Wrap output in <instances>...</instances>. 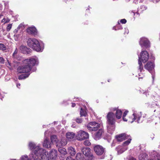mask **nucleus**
<instances>
[{
	"instance_id": "nucleus-1",
	"label": "nucleus",
	"mask_w": 160,
	"mask_h": 160,
	"mask_svg": "<svg viewBox=\"0 0 160 160\" xmlns=\"http://www.w3.org/2000/svg\"><path fill=\"white\" fill-rule=\"evenodd\" d=\"M40 144L36 145L34 142H30L28 146L31 150L33 149V153L35 155V160H50L48 152L41 147Z\"/></svg>"
},
{
	"instance_id": "nucleus-2",
	"label": "nucleus",
	"mask_w": 160,
	"mask_h": 160,
	"mask_svg": "<svg viewBox=\"0 0 160 160\" xmlns=\"http://www.w3.org/2000/svg\"><path fill=\"white\" fill-rule=\"evenodd\" d=\"M23 62L24 65L18 68V72L19 73H28L31 70L32 72L35 71L36 70L35 68L32 69V67L38 65V59L36 57L26 59Z\"/></svg>"
},
{
	"instance_id": "nucleus-3",
	"label": "nucleus",
	"mask_w": 160,
	"mask_h": 160,
	"mask_svg": "<svg viewBox=\"0 0 160 160\" xmlns=\"http://www.w3.org/2000/svg\"><path fill=\"white\" fill-rule=\"evenodd\" d=\"M106 117L107 131L109 133L112 134L115 128L116 120L114 114L112 112H109L108 113Z\"/></svg>"
},
{
	"instance_id": "nucleus-4",
	"label": "nucleus",
	"mask_w": 160,
	"mask_h": 160,
	"mask_svg": "<svg viewBox=\"0 0 160 160\" xmlns=\"http://www.w3.org/2000/svg\"><path fill=\"white\" fill-rule=\"evenodd\" d=\"M27 43L29 47L37 52H42L43 50V43L35 38H29L27 41Z\"/></svg>"
},
{
	"instance_id": "nucleus-5",
	"label": "nucleus",
	"mask_w": 160,
	"mask_h": 160,
	"mask_svg": "<svg viewBox=\"0 0 160 160\" xmlns=\"http://www.w3.org/2000/svg\"><path fill=\"white\" fill-rule=\"evenodd\" d=\"M128 112V110H126L123 114L122 116V119L124 121H128L129 122L132 123L135 120H137L136 122H137L138 123H140L142 122L143 120L141 119L142 118V114L141 112L137 113L135 112H134L132 114L133 118L132 119V120L131 121L130 120L131 118H129V119H127L125 118V117L127 114Z\"/></svg>"
},
{
	"instance_id": "nucleus-6",
	"label": "nucleus",
	"mask_w": 160,
	"mask_h": 160,
	"mask_svg": "<svg viewBox=\"0 0 160 160\" xmlns=\"http://www.w3.org/2000/svg\"><path fill=\"white\" fill-rule=\"evenodd\" d=\"M154 67V63L151 62H148L144 65L145 68L147 70L152 74L153 80L155 78Z\"/></svg>"
},
{
	"instance_id": "nucleus-7",
	"label": "nucleus",
	"mask_w": 160,
	"mask_h": 160,
	"mask_svg": "<svg viewBox=\"0 0 160 160\" xmlns=\"http://www.w3.org/2000/svg\"><path fill=\"white\" fill-rule=\"evenodd\" d=\"M89 137L88 133L82 130L78 131L76 136L77 139L79 141H82L88 139L89 138Z\"/></svg>"
},
{
	"instance_id": "nucleus-8",
	"label": "nucleus",
	"mask_w": 160,
	"mask_h": 160,
	"mask_svg": "<svg viewBox=\"0 0 160 160\" xmlns=\"http://www.w3.org/2000/svg\"><path fill=\"white\" fill-rule=\"evenodd\" d=\"M100 124L95 122H89L87 126V128L91 131H96L100 128Z\"/></svg>"
},
{
	"instance_id": "nucleus-9",
	"label": "nucleus",
	"mask_w": 160,
	"mask_h": 160,
	"mask_svg": "<svg viewBox=\"0 0 160 160\" xmlns=\"http://www.w3.org/2000/svg\"><path fill=\"white\" fill-rule=\"evenodd\" d=\"M149 58V54L148 52L146 51H142L141 53L140 56H138V60L142 61L143 62L145 63L148 60Z\"/></svg>"
},
{
	"instance_id": "nucleus-10",
	"label": "nucleus",
	"mask_w": 160,
	"mask_h": 160,
	"mask_svg": "<svg viewBox=\"0 0 160 160\" xmlns=\"http://www.w3.org/2000/svg\"><path fill=\"white\" fill-rule=\"evenodd\" d=\"M81 150L85 156L88 158L89 159L92 160L93 158V156L90 154V149L88 148H83Z\"/></svg>"
},
{
	"instance_id": "nucleus-11",
	"label": "nucleus",
	"mask_w": 160,
	"mask_h": 160,
	"mask_svg": "<svg viewBox=\"0 0 160 160\" xmlns=\"http://www.w3.org/2000/svg\"><path fill=\"white\" fill-rule=\"evenodd\" d=\"M94 151L98 155H101L104 152V149L100 145H96L94 147Z\"/></svg>"
},
{
	"instance_id": "nucleus-12",
	"label": "nucleus",
	"mask_w": 160,
	"mask_h": 160,
	"mask_svg": "<svg viewBox=\"0 0 160 160\" xmlns=\"http://www.w3.org/2000/svg\"><path fill=\"white\" fill-rule=\"evenodd\" d=\"M129 137V135H127L126 133H123L116 136V138L118 141L121 142L128 138Z\"/></svg>"
},
{
	"instance_id": "nucleus-13",
	"label": "nucleus",
	"mask_w": 160,
	"mask_h": 160,
	"mask_svg": "<svg viewBox=\"0 0 160 160\" xmlns=\"http://www.w3.org/2000/svg\"><path fill=\"white\" fill-rule=\"evenodd\" d=\"M139 44L142 47L144 46L148 48L150 46L149 41L147 38L144 37H142L140 39Z\"/></svg>"
},
{
	"instance_id": "nucleus-14",
	"label": "nucleus",
	"mask_w": 160,
	"mask_h": 160,
	"mask_svg": "<svg viewBox=\"0 0 160 160\" xmlns=\"http://www.w3.org/2000/svg\"><path fill=\"white\" fill-rule=\"evenodd\" d=\"M138 70L140 72V73H139V76L140 77L139 78V79L140 78H142L144 76V75L142 73V72L144 71L143 65L142 64L141 61L140 60H138Z\"/></svg>"
},
{
	"instance_id": "nucleus-15",
	"label": "nucleus",
	"mask_w": 160,
	"mask_h": 160,
	"mask_svg": "<svg viewBox=\"0 0 160 160\" xmlns=\"http://www.w3.org/2000/svg\"><path fill=\"white\" fill-rule=\"evenodd\" d=\"M103 132V129L102 128L99 129L97 132H95L93 135V138L96 140H99L101 138Z\"/></svg>"
},
{
	"instance_id": "nucleus-16",
	"label": "nucleus",
	"mask_w": 160,
	"mask_h": 160,
	"mask_svg": "<svg viewBox=\"0 0 160 160\" xmlns=\"http://www.w3.org/2000/svg\"><path fill=\"white\" fill-rule=\"evenodd\" d=\"M49 156L51 160H56L58 156V152L57 150L52 149L49 152Z\"/></svg>"
},
{
	"instance_id": "nucleus-17",
	"label": "nucleus",
	"mask_w": 160,
	"mask_h": 160,
	"mask_svg": "<svg viewBox=\"0 0 160 160\" xmlns=\"http://www.w3.org/2000/svg\"><path fill=\"white\" fill-rule=\"evenodd\" d=\"M27 31L29 34L33 35H36L37 33V30L35 27H32L28 28Z\"/></svg>"
},
{
	"instance_id": "nucleus-18",
	"label": "nucleus",
	"mask_w": 160,
	"mask_h": 160,
	"mask_svg": "<svg viewBox=\"0 0 160 160\" xmlns=\"http://www.w3.org/2000/svg\"><path fill=\"white\" fill-rule=\"evenodd\" d=\"M66 137L69 140H71L75 137V134L71 132H68L66 133Z\"/></svg>"
},
{
	"instance_id": "nucleus-19",
	"label": "nucleus",
	"mask_w": 160,
	"mask_h": 160,
	"mask_svg": "<svg viewBox=\"0 0 160 160\" xmlns=\"http://www.w3.org/2000/svg\"><path fill=\"white\" fill-rule=\"evenodd\" d=\"M43 146L44 147L49 148H51V142L47 138L45 139L43 143Z\"/></svg>"
},
{
	"instance_id": "nucleus-20",
	"label": "nucleus",
	"mask_w": 160,
	"mask_h": 160,
	"mask_svg": "<svg viewBox=\"0 0 160 160\" xmlns=\"http://www.w3.org/2000/svg\"><path fill=\"white\" fill-rule=\"evenodd\" d=\"M127 149V147H123L122 146H118L116 148L118 154H120L123 152Z\"/></svg>"
},
{
	"instance_id": "nucleus-21",
	"label": "nucleus",
	"mask_w": 160,
	"mask_h": 160,
	"mask_svg": "<svg viewBox=\"0 0 160 160\" xmlns=\"http://www.w3.org/2000/svg\"><path fill=\"white\" fill-rule=\"evenodd\" d=\"M67 143V142L65 139H61L60 142L58 141V143L57 144V146L61 147L65 145Z\"/></svg>"
},
{
	"instance_id": "nucleus-22",
	"label": "nucleus",
	"mask_w": 160,
	"mask_h": 160,
	"mask_svg": "<svg viewBox=\"0 0 160 160\" xmlns=\"http://www.w3.org/2000/svg\"><path fill=\"white\" fill-rule=\"evenodd\" d=\"M68 152L72 156L74 155L76 153L75 149L72 147H70L68 148Z\"/></svg>"
},
{
	"instance_id": "nucleus-23",
	"label": "nucleus",
	"mask_w": 160,
	"mask_h": 160,
	"mask_svg": "<svg viewBox=\"0 0 160 160\" xmlns=\"http://www.w3.org/2000/svg\"><path fill=\"white\" fill-rule=\"evenodd\" d=\"M148 155L146 153H144L141 154L139 156V160H147Z\"/></svg>"
},
{
	"instance_id": "nucleus-24",
	"label": "nucleus",
	"mask_w": 160,
	"mask_h": 160,
	"mask_svg": "<svg viewBox=\"0 0 160 160\" xmlns=\"http://www.w3.org/2000/svg\"><path fill=\"white\" fill-rule=\"evenodd\" d=\"M58 150L62 156H65L67 154L66 150L65 148H59Z\"/></svg>"
},
{
	"instance_id": "nucleus-25",
	"label": "nucleus",
	"mask_w": 160,
	"mask_h": 160,
	"mask_svg": "<svg viewBox=\"0 0 160 160\" xmlns=\"http://www.w3.org/2000/svg\"><path fill=\"white\" fill-rule=\"evenodd\" d=\"M51 140L52 143H55L56 145L58 143V140L56 135H53L51 137Z\"/></svg>"
},
{
	"instance_id": "nucleus-26",
	"label": "nucleus",
	"mask_w": 160,
	"mask_h": 160,
	"mask_svg": "<svg viewBox=\"0 0 160 160\" xmlns=\"http://www.w3.org/2000/svg\"><path fill=\"white\" fill-rule=\"evenodd\" d=\"M122 112L120 110L118 109L116 110V116L118 119H120L122 117Z\"/></svg>"
},
{
	"instance_id": "nucleus-27",
	"label": "nucleus",
	"mask_w": 160,
	"mask_h": 160,
	"mask_svg": "<svg viewBox=\"0 0 160 160\" xmlns=\"http://www.w3.org/2000/svg\"><path fill=\"white\" fill-rule=\"evenodd\" d=\"M152 156L154 157L155 159L157 160H160V154H159L157 152H154Z\"/></svg>"
},
{
	"instance_id": "nucleus-28",
	"label": "nucleus",
	"mask_w": 160,
	"mask_h": 160,
	"mask_svg": "<svg viewBox=\"0 0 160 160\" xmlns=\"http://www.w3.org/2000/svg\"><path fill=\"white\" fill-rule=\"evenodd\" d=\"M29 73H28L25 74H22L20 75L18 78L19 80L24 79L28 77L29 75Z\"/></svg>"
},
{
	"instance_id": "nucleus-29",
	"label": "nucleus",
	"mask_w": 160,
	"mask_h": 160,
	"mask_svg": "<svg viewBox=\"0 0 160 160\" xmlns=\"http://www.w3.org/2000/svg\"><path fill=\"white\" fill-rule=\"evenodd\" d=\"M76 160H83V155L81 153H78L76 156Z\"/></svg>"
},
{
	"instance_id": "nucleus-30",
	"label": "nucleus",
	"mask_w": 160,
	"mask_h": 160,
	"mask_svg": "<svg viewBox=\"0 0 160 160\" xmlns=\"http://www.w3.org/2000/svg\"><path fill=\"white\" fill-rule=\"evenodd\" d=\"M80 114L81 117H86L87 115L86 111L85 110L82 109V108H81V110L80 111Z\"/></svg>"
},
{
	"instance_id": "nucleus-31",
	"label": "nucleus",
	"mask_w": 160,
	"mask_h": 160,
	"mask_svg": "<svg viewBox=\"0 0 160 160\" xmlns=\"http://www.w3.org/2000/svg\"><path fill=\"white\" fill-rule=\"evenodd\" d=\"M127 139H128V140L127 141L124 142L123 143V146H126L128 145L130 142L131 139L130 136L129 138H128Z\"/></svg>"
},
{
	"instance_id": "nucleus-32",
	"label": "nucleus",
	"mask_w": 160,
	"mask_h": 160,
	"mask_svg": "<svg viewBox=\"0 0 160 160\" xmlns=\"http://www.w3.org/2000/svg\"><path fill=\"white\" fill-rule=\"evenodd\" d=\"M20 50L22 51L23 53H24V51L26 50L27 49V48L23 45L21 46L20 47Z\"/></svg>"
},
{
	"instance_id": "nucleus-33",
	"label": "nucleus",
	"mask_w": 160,
	"mask_h": 160,
	"mask_svg": "<svg viewBox=\"0 0 160 160\" xmlns=\"http://www.w3.org/2000/svg\"><path fill=\"white\" fill-rule=\"evenodd\" d=\"M0 49L3 51L6 49V46L2 43H0Z\"/></svg>"
},
{
	"instance_id": "nucleus-34",
	"label": "nucleus",
	"mask_w": 160,
	"mask_h": 160,
	"mask_svg": "<svg viewBox=\"0 0 160 160\" xmlns=\"http://www.w3.org/2000/svg\"><path fill=\"white\" fill-rule=\"evenodd\" d=\"M83 144L86 146H89L90 145L91 143L89 140H86L84 141Z\"/></svg>"
},
{
	"instance_id": "nucleus-35",
	"label": "nucleus",
	"mask_w": 160,
	"mask_h": 160,
	"mask_svg": "<svg viewBox=\"0 0 160 160\" xmlns=\"http://www.w3.org/2000/svg\"><path fill=\"white\" fill-rule=\"evenodd\" d=\"M19 34H15L14 35V39L16 41L18 40L19 39Z\"/></svg>"
},
{
	"instance_id": "nucleus-36",
	"label": "nucleus",
	"mask_w": 160,
	"mask_h": 160,
	"mask_svg": "<svg viewBox=\"0 0 160 160\" xmlns=\"http://www.w3.org/2000/svg\"><path fill=\"white\" fill-rule=\"evenodd\" d=\"M5 60L2 57H0V63L3 64L4 63Z\"/></svg>"
},
{
	"instance_id": "nucleus-37",
	"label": "nucleus",
	"mask_w": 160,
	"mask_h": 160,
	"mask_svg": "<svg viewBox=\"0 0 160 160\" xmlns=\"http://www.w3.org/2000/svg\"><path fill=\"white\" fill-rule=\"evenodd\" d=\"M140 9H142V10L143 11L145 10H146L147 9V8L145 7V6L142 5L141 6L140 8H138V11H139V10H140Z\"/></svg>"
},
{
	"instance_id": "nucleus-38",
	"label": "nucleus",
	"mask_w": 160,
	"mask_h": 160,
	"mask_svg": "<svg viewBox=\"0 0 160 160\" xmlns=\"http://www.w3.org/2000/svg\"><path fill=\"white\" fill-rule=\"evenodd\" d=\"M75 121L77 122L78 123H81L82 121V119L79 118H77L75 119Z\"/></svg>"
},
{
	"instance_id": "nucleus-39",
	"label": "nucleus",
	"mask_w": 160,
	"mask_h": 160,
	"mask_svg": "<svg viewBox=\"0 0 160 160\" xmlns=\"http://www.w3.org/2000/svg\"><path fill=\"white\" fill-rule=\"evenodd\" d=\"M12 28V24H8L7 28V31H9Z\"/></svg>"
},
{
	"instance_id": "nucleus-40",
	"label": "nucleus",
	"mask_w": 160,
	"mask_h": 160,
	"mask_svg": "<svg viewBox=\"0 0 160 160\" xmlns=\"http://www.w3.org/2000/svg\"><path fill=\"white\" fill-rule=\"evenodd\" d=\"M127 22L126 20L125 19H123L121 20L120 22L123 24Z\"/></svg>"
},
{
	"instance_id": "nucleus-41",
	"label": "nucleus",
	"mask_w": 160,
	"mask_h": 160,
	"mask_svg": "<svg viewBox=\"0 0 160 160\" xmlns=\"http://www.w3.org/2000/svg\"><path fill=\"white\" fill-rule=\"evenodd\" d=\"M122 29V28L121 27H119L118 28V27H113V29H114L115 30H117L118 29Z\"/></svg>"
},
{
	"instance_id": "nucleus-42",
	"label": "nucleus",
	"mask_w": 160,
	"mask_h": 160,
	"mask_svg": "<svg viewBox=\"0 0 160 160\" xmlns=\"http://www.w3.org/2000/svg\"><path fill=\"white\" fill-rule=\"evenodd\" d=\"M6 65L8 68L10 69H11V63L8 61V63L6 64Z\"/></svg>"
},
{
	"instance_id": "nucleus-43",
	"label": "nucleus",
	"mask_w": 160,
	"mask_h": 160,
	"mask_svg": "<svg viewBox=\"0 0 160 160\" xmlns=\"http://www.w3.org/2000/svg\"><path fill=\"white\" fill-rule=\"evenodd\" d=\"M4 95L3 92L2 93L0 92V98L2 100V98H3Z\"/></svg>"
},
{
	"instance_id": "nucleus-44",
	"label": "nucleus",
	"mask_w": 160,
	"mask_h": 160,
	"mask_svg": "<svg viewBox=\"0 0 160 160\" xmlns=\"http://www.w3.org/2000/svg\"><path fill=\"white\" fill-rule=\"evenodd\" d=\"M22 27H23V25L22 24H21L18 26V27L17 28H18V29H20L21 28H22Z\"/></svg>"
},
{
	"instance_id": "nucleus-45",
	"label": "nucleus",
	"mask_w": 160,
	"mask_h": 160,
	"mask_svg": "<svg viewBox=\"0 0 160 160\" xmlns=\"http://www.w3.org/2000/svg\"><path fill=\"white\" fill-rule=\"evenodd\" d=\"M19 29H18V28H17V29H16L13 32L15 33V34H17V33L18 32V30H19Z\"/></svg>"
},
{
	"instance_id": "nucleus-46",
	"label": "nucleus",
	"mask_w": 160,
	"mask_h": 160,
	"mask_svg": "<svg viewBox=\"0 0 160 160\" xmlns=\"http://www.w3.org/2000/svg\"><path fill=\"white\" fill-rule=\"evenodd\" d=\"M66 160H74V159H73L72 158L70 157H68Z\"/></svg>"
},
{
	"instance_id": "nucleus-47",
	"label": "nucleus",
	"mask_w": 160,
	"mask_h": 160,
	"mask_svg": "<svg viewBox=\"0 0 160 160\" xmlns=\"http://www.w3.org/2000/svg\"><path fill=\"white\" fill-rule=\"evenodd\" d=\"M17 52H18V51L17 50V49H16V50H15L14 53H13V56H14L15 55V54H17Z\"/></svg>"
},
{
	"instance_id": "nucleus-48",
	"label": "nucleus",
	"mask_w": 160,
	"mask_h": 160,
	"mask_svg": "<svg viewBox=\"0 0 160 160\" xmlns=\"http://www.w3.org/2000/svg\"><path fill=\"white\" fill-rule=\"evenodd\" d=\"M129 160H136V159L135 158L131 157L129 158Z\"/></svg>"
},
{
	"instance_id": "nucleus-49",
	"label": "nucleus",
	"mask_w": 160,
	"mask_h": 160,
	"mask_svg": "<svg viewBox=\"0 0 160 160\" xmlns=\"http://www.w3.org/2000/svg\"><path fill=\"white\" fill-rule=\"evenodd\" d=\"M132 13H133V15L134 16L135 15V14H137V15H138V12H136V13H135V12H132Z\"/></svg>"
},
{
	"instance_id": "nucleus-50",
	"label": "nucleus",
	"mask_w": 160,
	"mask_h": 160,
	"mask_svg": "<svg viewBox=\"0 0 160 160\" xmlns=\"http://www.w3.org/2000/svg\"><path fill=\"white\" fill-rule=\"evenodd\" d=\"M76 105V104L75 103H72V107H74Z\"/></svg>"
},
{
	"instance_id": "nucleus-51",
	"label": "nucleus",
	"mask_w": 160,
	"mask_h": 160,
	"mask_svg": "<svg viewBox=\"0 0 160 160\" xmlns=\"http://www.w3.org/2000/svg\"><path fill=\"white\" fill-rule=\"evenodd\" d=\"M144 94H145L146 95V96H147V95H148V92H144L143 93Z\"/></svg>"
},
{
	"instance_id": "nucleus-52",
	"label": "nucleus",
	"mask_w": 160,
	"mask_h": 160,
	"mask_svg": "<svg viewBox=\"0 0 160 160\" xmlns=\"http://www.w3.org/2000/svg\"><path fill=\"white\" fill-rule=\"evenodd\" d=\"M20 83L17 84V86L18 88H19V87L20 86Z\"/></svg>"
},
{
	"instance_id": "nucleus-53",
	"label": "nucleus",
	"mask_w": 160,
	"mask_h": 160,
	"mask_svg": "<svg viewBox=\"0 0 160 160\" xmlns=\"http://www.w3.org/2000/svg\"><path fill=\"white\" fill-rule=\"evenodd\" d=\"M2 5L0 4V9H2Z\"/></svg>"
},
{
	"instance_id": "nucleus-54",
	"label": "nucleus",
	"mask_w": 160,
	"mask_h": 160,
	"mask_svg": "<svg viewBox=\"0 0 160 160\" xmlns=\"http://www.w3.org/2000/svg\"><path fill=\"white\" fill-rule=\"evenodd\" d=\"M5 19H2V22H4V21H5Z\"/></svg>"
},
{
	"instance_id": "nucleus-55",
	"label": "nucleus",
	"mask_w": 160,
	"mask_h": 160,
	"mask_svg": "<svg viewBox=\"0 0 160 160\" xmlns=\"http://www.w3.org/2000/svg\"><path fill=\"white\" fill-rule=\"evenodd\" d=\"M5 19H2V22H4V21H5Z\"/></svg>"
},
{
	"instance_id": "nucleus-56",
	"label": "nucleus",
	"mask_w": 160,
	"mask_h": 160,
	"mask_svg": "<svg viewBox=\"0 0 160 160\" xmlns=\"http://www.w3.org/2000/svg\"><path fill=\"white\" fill-rule=\"evenodd\" d=\"M116 109H114V110H115Z\"/></svg>"
},
{
	"instance_id": "nucleus-57",
	"label": "nucleus",
	"mask_w": 160,
	"mask_h": 160,
	"mask_svg": "<svg viewBox=\"0 0 160 160\" xmlns=\"http://www.w3.org/2000/svg\"><path fill=\"white\" fill-rule=\"evenodd\" d=\"M136 3V2H135V3Z\"/></svg>"
},
{
	"instance_id": "nucleus-58",
	"label": "nucleus",
	"mask_w": 160,
	"mask_h": 160,
	"mask_svg": "<svg viewBox=\"0 0 160 160\" xmlns=\"http://www.w3.org/2000/svg\"><path fill=\"white\" fill-rule=\"evenodd\" d=\"M153 160L152 159H150V160Z\"/></svg>"
},
{
	"instance_id": "nucleus-59",
	"label": "nucleus",
	"mask_w": 160,
	"mask_h": 160,
	"mask_svg": "<svg viewBox=\"0 0 160 160\" xmlns=\"http://www.w3.org/2000/svg\"><path fill=\"white\" fill-rule=\"evenodd\" d=\"M56 122H54V123L55 124V123H56Z\"/></svg>"
},
{
	"instance_id": "nucleus-60",
	"label": "nucleus",
	"mask_w": 160,
	"mask_h": 160,
	"mask_svg": "<svg viewBox=\"0 0 160 160\" xmlns=\"http://www.w3.org/2000/svg\"><path fill=\"white\" fill-rule=\"evenodd\" d=\"M46 133V132H45V134Z\"/></svg>"
}]
</instances>
